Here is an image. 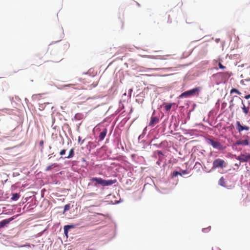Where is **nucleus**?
<instances>
[{
	"label": "nucleus",
	"instance_id": "f257e3e1",
	"mask_svg": "<svg viewBox=\"0 0 250 250\" xmlns=\"http://www.w3.org/2000/svg\"><path fill=\"white\" fill-rule=\"evenodd\" d=\"M206 142L207 144L211 145L214 148L219 150H224L226 148V146L222 144L217 139L212 137L206 138Z\"/></svg>",
	"mask_w": 250,
	"mask_h": 250
},
{
	"label": "nucleus",
	"instance_id": "f03ea898",
	"mask_svg": "<svg viewBox=\"0 0 250 250\" xmlns=\"http://www.w3.org/2000/svg\"><path fill=\"white\" fill-rule=\"evenodd\" d=\"M91 182H96L97 184H100L102 186H108L113 185L116 183L117 180H104L101 178L92 177L90 179Z\"/></svg>",
	"mask_w": 250,
	"mask_h": 250
},
{
	"label": "nucleus",
	"instance_id": "7ed1b4c3",
	"mask_svg": "<svg viewBox=\"0 0 250 250\" xmlns=\"http://www.w3.org/2000/svg\"><path fill=\"white\" fill-rule=\"evenodd\" d=\"M227 166V163L224 160L218 158L215 159L212 164V168L216 169L218 168H223Z\"/></svg>",
	"mask_w": 250,
	"mask_h": 250
},
{
	"label": "nucleus",
	"instance_id": "20e7f679",
	"mask_svg": "<svg viewBox=\"0 0 250 250\" xmlns=\"http://www.w3.org/2000/svg\"><path fill=\"white\" fill-rule=\"evenodd\" d=\"M198 91H199L198 88H194L193 89L183 92L180 95V98L188 97L190 96L191 95H193L194 94H196V93L198 94Z\"/></svg>",
	"mask_w": 250,
	"mask_h": 250
},
{
	"label": "nucleus",
	"instance_id": "39448f33",
	"mask_svg": "<svg viewBox=\"0 0 250 250\" xmlns=\"http://www.w3.org/2000/svg\"><path fill=\"white\" fill-rule=\"evenodd\" d=\"M241 162H247L250 160V154H241L237 158Z\"/></svg>",
	"mask_w": 250,
	"mask_h": 250
},
{
	"label": "nucleus",
	"instance_id": "423d86ee",
	"mask_svg": "<svg viewBox=\"0 0 250 250\" xmlns=\"http://www.w3.org/2000/svg\"><path fill=\"white\" fill-rule=\"evenodd\" d=\"M236 126L237 130H238V131L239 133L244 130L248 131L250 129L249 126H246V125H244V126L242 125L239 121H237L236 122Z\"/></svg>",
	"mask_w": 250,
	"mask_h": 250
},
{
	"label": "nucleus",
	"instance_id": "0eeeda50",
	"mask_svg": "<svg viewBox=\"0 0 250 250\" xmlns=\"http://www.w3.org/2000/svg\"><path fill=\"white\" fill-rule=\"evenodd\" d=\"M249 145L250 142L248 139H246L245 140H238L235 143V144H233L234 146H249Z\"/></svg>",
	"mask_w": 250,
	"mask_h": 250
},
{
	"label": "nucleus",
	"instance_id": "6e6552de",
	"mask_svg": "<svg viewBox=\"0 0 250 250\" xmlns=\"http://www.w3.org/2000/svg\"><path fill=\"white\" fill-rule=\"evenodd\" d=\"M14 219L13 217H11L7 219H4L0 222V228H3L7 224H9L10 221Z\"/></svg>",
	"mask_w": 250,
	"mask_h": 250
},
{
	"label": "nucleus",
	"instance_id": "1a4fd4ad",
	"mask_svg": "<svg viewBox=\"0 0 250 250\" xmlns=\"http://www.w3.org/2000/svg\"><path fill=\"white\" fill-rule=\"evenodd\" d=\"M242 104H243V106L242 107V109L243 110V113L245 115H248L250 112V106H246L243 103V101H242Z\"/></svg>",
	"mask_w": 250,
	"mask_h": 250
},
{
	"label": "nucleus",
	"instance_id": "9d476101",
	"mask_svg": "<svg viewBox=\"0 0 250 250\" xmlns=\"http://www.w3.org/2000/svg\"><path fill=\"white\" fill-rule=\"evenodd\" d=\"M159 119L157 117L152 116L151 118L150 123L149 124V125H152L154 124L157 123Z\"/></svg>",
	"mask_w": 250,
	"mask_h": 250
},
{
	"label": "nucleus",
	"instance_id": "9b49d317",
	"mask_svg": "<svg viewBox=\"0 0 250 250\" xmlns=\"http://www.w3.org/2000/svg\"><path fill=\"white\" fill-rule=\"evenodd\" d=\"M74 227L73 225H66L64 227V233L65 236L68 237V230L70 229L73 228Z\"/></svg>",
	"mask_w": 250,
	"mask_h": 250
},
{
	"label": "nucleus",
	"instance_id": "f8f14e48",
	"mask_svg": "<svg viewBox=\"0 0 250 250\" xmlns=\"http://www.w3.org/2000/svg\"><path fill=\"white\" fill-rule=\"evenodd\" d=\"M107 133V129L106 128L104 129V130L100 133L99 135V138L100 140H103L105 138Z\"/></svg>",
	"mask_w": 250,
	"mask_h": 250
},
{
	"label": "nucleus",
	"instance_id": "ddd939ff",
	"mask_svg": "<svg viewBox=\"0 0 250 250\" xmlns=\"http://www.w3.org/2000/svg\"><path fill=\"white\" fill-rule=\"evenodd\" d=\"M58 166H59V165L57 163L52 164V165H49L46 167V168H45V171H50L52 168L56 167H58Z\"/></svg>",
	"mask_w": 250,
	"mask_h": 250
},
{
	"label": "nucleus",
	"instance_id": "4468645a",
	"mask_svg": "<svg viewBox=\"0 0 250 250\" xmlns=\"http://www.w3.org/2000/svg\"><path fill=\"white\" fill-rule=\"evenodd\" d=\"M218 184L222 187H226V181L223 177H222L218 181Z\"/></svg>",
	"mask_w": 250,
	"mask_h": 250
},
{
	"label": "nucleus",
	"instance_id": "2eb2a0df",
	"mask_svg": "<svg viewBox=\"0 0 250 250\" xmlns=\"http://www.w3.org/2000/svg\"><path fill=\"white\" fill-rule=\"evenodd\" d=\"M74 156V148H72L70 150V151L69 152L68 155L67 157H65V158H68V159L71 158L73 157Z\"/></svg>",
	"mask_w": 250,
	"mask_h": 250
},
{
	"label": "nucleus",
	"instance_id": "dca6fc26",
	"mask_svg": "<svg viewBox=\"0 0 250 250\" xmlns=\"http://www.w3.org/2000/svg\"><path fill=\"white\" fill-rule=\"evenodd\" d=\"M20 194L19 193H13L12 194V196L11 198V199L12 200V201H17L19 199V198H20Z\"/></svg>",
	"mask_w": 250,
	"mask_h": 250
},
{
	"label": "nucleus",
	"instance_id": "f3484780",
	"mask_svg": "<svg viewBox=\"0 0 250 250\" xmlns=\"http://www.w3.org/2000/svg\"><path fill=\"white\" fill-rule=\"evenodd\" d=\"M172 104H166V103H164L163 104V105L164 106L165 110L167 111H169L171 109Z\"/></svg>",
	"mask_w": 250,
	"mask_h": 250
},
{
	"label": "nucleus",
	"instance_id": "a211bd4d",
	"mask_svg": "<svg viewBox=\"0 0 250 250\" xmlns=\"http://www.w3.org/2000/svg\"><path fill=\"white\" fill-rule=\"evenodd\" d=\"M202 167L201 164L200 163L196 162L194 166V169L197 171L199 170Z\"/></svg>",
	"mask_w": 250,
	"mask_h": 250
},
{
	"label": "nucleus",
	"instance_id": "6ab92c4d",
	"mask_svg": "<svg viewBox=\"0 0 250 250\" xmlns=\"http://www.w3.org/2000/svg\"><path fill=\"white\" fill-rule=\"evenodd\" d=\"M78 85V83H77L74 82L73 83H69V84H68L64 85L63 86V87L64 88V87H70V86H76V85Z\"/></svg>",
	"mask_w": 250,
	"mask_h": 250
},
{
	"label": "nucleus",
	"instance_id": "aec40b11",
	"mask_svg": "<svg viewBox=\"0 0 250 250\" xmlns=\"http://www.w3.org/2000/svg\"><path fill=\"white\" fill-rule=\"evenodd\" d=\"M230 94H232L233 93H236L238 95L241 94V92H239V91L235 88H232L231 89L230 91Z\"/></svg>",
	"mask_w": 250,
	"mask_h": 250
},
{
	"label": "nucleus",
	"instance_id": "412c9836",
	"mask_svg": "<svg viewBox=\"0 0 250 250\" xmlns=\"http://www.w3.org/2000/svg\"><path fill=\"white\" fill-rule=\"evenodd\" d=\"M179 175L182 176V173L178 171H174L173 173V176L174 177H176Z\"/></svg>",
	"mask_w": 250,
	"mask_h": 250
},
{
	"label": "nucleus",
	"instance_id": "4be33fe9",
	"mask_svg": "<svg viewBox=\"0 0 250 250\" xmlns=\"http://www.w3.org/2000/svg\"><path fill=\"white\" fill-rule=\"evenodd\" d=\"M70 205L69 204H66L65 205L64 208V211H66L67 210H68L70 209Z\"/></svg>",
	"mask_w": 250,
	"mask_h": 250
},
{
	"label": "nucleus",
	"instance_id": "5701e85b",
	"mask_svg": "<svg viewBox=\"0 0 250 250\" xmlns=\"http://www.w3.org/2000/svg\"><path fill=\"white\" fill-rule=\"evenodd\" d=\"M65 152H66V150L63 149L61 151V152H60V154L61 156H62L65 154Z\"/></svg>",
	"mask_w": 250,
	"mask_h": 250
},
{
	"label": "nucleus",
	"instance_id": "b1692460",
	"mask_svg": "<svg viewBox=\"0 0 250 250\" xmlns=\"http://www.w3.org/2000/svg\"><path fill=\"white\" fill-rule=\"evenodd\" d=\"M218 66L220 68L222 69H224L226 68V67L225 66H224L223 65H222V64L220 62L219 63Z\"/></svg>",
	"mask_w": 250,
	"mask_h": 250
},
{
	"label": "nucleus",
	"instance_id": "393cba45",
	"mask_svg": "<svg viewBox=\"0 0 250 250\" xmlns=\"http://www.w3.org/2000/svg\"><path fill=\"white\" fill-rule=\"evenodd\" d=\"M182 173V176L184 174H187L188 173V172L187 170H183L181 172Z\"/></svg>",
	"mask_w": 250,
	"mask_h": 250
},
{
	"label": "nucleus",
	"instance_id": "a878e982",
	"mask_svg": "<svg viewBox=\"0 0 250 250\" xmlns=\"http://www.w3.org/2000/svg\"><path fill=\"white\" fill-rule=\"evenodd\" d=\"M43 144H44V142L43 140H41L40 142V145L42 147V148L43 147Z\"/></svg>",
	"mask_w": 250,
	"mask_h": 250
},
{
	"label": "nucleus",
	"instance_id": "bb28decb",
	"mask_svg": "<svg viewBox=\"0 0 250 250\" xmlns=\"http://www.w3.org/2000/svg\"><path fill=\"white\" fill-rule=\"evenodd\" d=\"M96 194L95 193H93V192H91V193H88V194H87V196H94Z\"/></svg>",
	"mask_w": 250,
	"mask_h": 250
},
{
	"label": "nucleus",
	"instance_id": "cd10ccee",
	"mask_svg": "<svg viewBox=\"0 0 250 250\" xmlns=\"http://www.w3.org/2000/svg\"><path fill=\"white\" fill-rule=\"evenodd\" d=\"M234 106V104L232 103V101H231L229 107L231 108V107H233Z\"/></svg>",
	"mask_w": 250,
	"mask_h": 250
},
{
	"label": "nucleus",
	"instance_id": "c85d7f7f",
	"mask_svg": "<svg viewBox=\"0 0 250 250\" xmlns=\"http://www.w3.org/2000/svg\"><path fill=\"white\" fill-rule=\"evenodd\" d=\"M245 98L246 99H249L250 98V94L247 95L245 96Z\"/></svg>",
	"mask_w": 250,
	"mask_h": 250
},
{
	"label": "nucleus",
	"instance_id": "c756f323",
	"mask_svg": "<svg viewBox=\"0 0 250 250\" xmlns=\"http://www.w3.org/2000/svg\"><path fill=\"white\" fill-rule=\"evenodd\" d=\"M212 250H220L219 248H218L217 247H215L212 248Z\"/></svg>",
	"mask_w": 250,
	"mask_h": 250
},
{
	"label": "nucleus",
	"instance_id": "7c9ffc66",
	"mask_svg": "<svg viewBox=\"0 0 250 250\" xmlns=\"http://www.w3.org/2000/svg\"><path fill=\"white\" fill-rule=\"evenodd\" d=\"M77 80H78V81H79V82H81V81H82V80H81V79H77Z\"/></svg>",
	"mask_w": 250,
	"mask_h": 250
},
{
	"label": "nucleus",
	"instance_id": "2f4dec72",
	"mask_svg": "<svg viewBox=\"0 0 250 250\" xmlns=\"http://www.w3.org/2000/svg\"><path fill=\"white\" fill-rule=\"evenodd\" d=\"M148 58H154V57H153L152 56H148Z\"/></svg>",
	"mask_w": 250,
	"mask_h": 250
},
{
	"label": "nucleus",
	"instance_id": "473e14b6",
	"mask_svg": "<svg viewBox=\"0 0 250 250\" xmlns=\"http://www.w3.org/2000/svg\"><path fill=\"white\" fill-rule=\"evenodd\" d=\"M81 88V87L80 86H78L77 87V88H75V89L77 88V89H80Z\"/></svg>",
	"mask_w": 250,
	"mask_h": 250
},
{
	"label": "nucleus",
	"instance_id": "72a5a7b5",
	"mask_svg": "<svg viewBox=\"0 0 250 250\" xmlns=\"http://www.w3.org/2000/svg\"><path fill=\"white\" fill-rule=\"evenodd\" d=\"M153 70H158V69H160L159 68H153L152 69Z\"/></svg>",
	"mask_w": 250,
	"mask_h": 250
},
{
	"label": "nucleus",
	"instance_id": "f704fd0d",
	"mask_svg": "<svg viewBox=\"0 0 250 250\" xmlns=\"http://www.w3.org/2000/svg\"><path fill=\"white\" fill-rule=\"evenodd\" d=\"M166 56H167V57H169V56H170V55H167Z\"/></svg>",
	"mask_w": 250,
	"mask_h": 250
},
{
	"label": "nucleus",
	"instance_id": "c9c22d12",
	"mask_svg": "<svg viewBox=\"0 0 250 250\" xmlns=\"http://www.w3.org/2000/svg\"><path fill=\"white\" fill-rule=\"evenodd\" d=\"M88 250H94V249H89Z\"/></svg>",
	"mask_w": 250,
	"mask_h": 250
}]
</instances>
